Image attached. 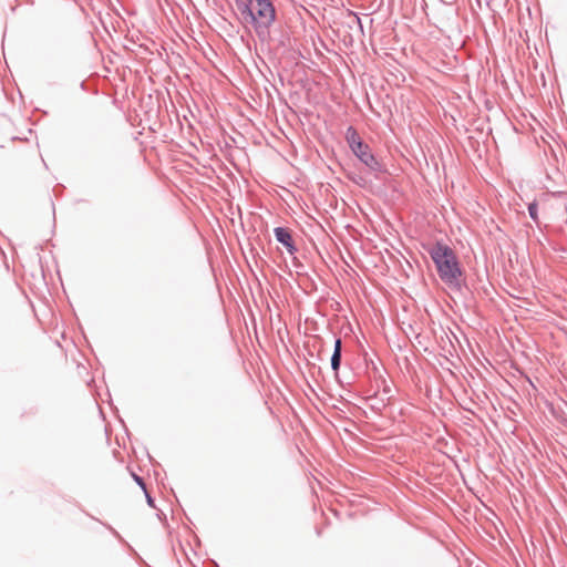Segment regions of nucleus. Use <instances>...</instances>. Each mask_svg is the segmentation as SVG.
<instances>
[{
  "label": "nucleus",
  "mask_w": 567,
  "mask_h": 567,
  "mask_svg": "<svg viewBox=\"0 0 567 567\" xmlns=\"http://www.w3.org/2000/svg\"><path fill=\"white\" fill-rule=\"evenodd\" d=\"M344 140L352 154L362 163L367 169L375 177L385 173V166L373 154L370 145L365 143L359 135L357 128L352 125L348 126L344 133Z\"/></svg>",
  "instance_id": "nucleus-3"
},
{
  "label": "nucleus",
  "mask_w": 567,
  "mask_h": 567,
  "mask_svg": "<svg viewBox=\"0 0 567 567\" xmlns=\"http://www.w3.org/2000/svg\"><path fill=\"white\" fill-rule=\"evenodd\" d=\"M330 360H334V361H340L341 362L342 353H340V352H332Z\"/></svg>",
  "instance_id": "nucleus-16"
},
{
  "label": "nucleus",
  "mask_w": 567,
  "mask_h": 567,
  "mask_svg": "<svg viewBox=\"0 0 567 567\" xmlns=\"http://www.w3.org/2000/svg\"><path fill=\"white\" fill-rule=\"evenodd\" d=\"M236 8L245 24H250L264 45L274 40L270 27L276 20V9L271 0H235Z\"/></svg>",
  "instance_id": "nucleus-2"
},
{
  "label": "nucleus",
  "mask_w": 567,
  "mask_h": 567,
  "mask_svg": "<svg viewBox=\"0 0 567 567\" xmlns=\"http://www.w3.org/2000/svg\"><path fill=\"white\" fill-rule=\"evenodd\" d=\"M371 364L377 378V385L378 388H381L382 394L385 396L384 399L389 402L393 398L392 388L388 383L386 379L380 373L373 361H371Z\"/></svg>",
  "instance_id": "nucleus-5"
},
{
  "label": "nucleus",
  "mask_w": 567,
  "mask_h": 567,
  "mask_svg": "<svg viewBox=\"0 0 567 567\" xmlns=\"http://www.w3.org/2000/svg\"><path fill=\"white\" fill-rule=\"evenodd\" d=\"M292 265L295 268L299 269L301 267H303V265L301 264V261L296 257V254L292 256Z\"/></svg>",
  "instance_id": "nucleus-14"
},
{
  "label": "nucleus",
  "mask_w": 567,
  "mask_h": 567,
  "mask_svg": "<svg viewBox=\"0 0 567 567\" xmlns=\"http://www.w3.org/2000/svg\"><path fill=\"white\" fill-rule=\"evenodd\" d=\"M350 179H351L352 182H354V183H355L357 185H359V186H362V185H364V184H365V181H364L361 176H359L358 178H355V177H351Z\"/></svg>",
  "instance_id": "nucleus-15"
},
{
  "label": "nucleus",
  "mask_w": 567,
  "mask_h": 567,
  "mask_svg": "<svg viewBox=\"0 0 567 567\" xmlns=\"http://www.w3.org/2000/svg\"><path fill=\"white\" fill-rule=\"evenodd\" d=\"M132 476H133V480L136 482V484L142 488V491H145L147 488L146 483L143 477H141L140 475H137L135 473H133Z\"/></svg>",
  "instance_id": "nucleus-9"
},
{
  "label": "nucleus",
  "mask_w": 567,
  "mask_h": 567,
  "mask_svg": "<svg viewBox=\"0 0 567 567\" xmlns=\"http://www.w3.org/2000/svg\"><path fill=\"white\" fill-rule=\"evenodd\" d=\"M367 402L371 410L380 413L388 404L384 398H379L377 392L367 398Z\"/></svg>",
  "instance_id": "nucleus-6"
},
{
  "label": "nucleus",
  "mask_w": 567,
  "mask_h": 567,
  "mask_svg": "<svg viewBox=\"0 0 567 567\" xmlns=\"http://www.w3.org/2000/svg\"><path fill=\"white\" fill-rule=\"evenodd\" d=\"M330 364H331V370L333 371L334 377L338 380L339 379V371H340L341 362L340 361L330 360Z\"/></svg>",
  "instance_id": "nucleus-8"
},
{
  "label": "nucleus",
  "mask_w": 567,
  "mask_h": 567,
  "mask_svg": "<svg viewBox=\"0 0 567 567\" xmlns=\"http://www.w3.org/2000/svg\"><path fill=\"white\" fill-rule=\"evenodd\" d=\"M280 45L285 47L286 45V42H285V38L281 37V39L278 41Z\"/></svg>",
  "instance_id": "nucleus-17"
},
{
  "label": "nucleus",
  "mask_w": 567,
  "mask_h": 567,
  "mask_svg": "<svg viewBox=\"0 0 567 567\" xmlns=\"http://www.w3.org/2000/svg\"><path fill=\"white\" fill-rule=\"evenodd\" d=\"M120 542H124V539L122 538V536L118 534V532L116 529H114L111 525L109 524H103Z\"/></svg>",
  "instance_id": "nucleus-13"
},
{
  "label": "nucleus",
  "mask_w": 567,
  "mask_h": 567,
  "mask_svg": "<svg viewBox=\"0 0 567 567\" xmlns=\"http://www.w3.org/2000/svg\"><path fill=\"white\" fill-rule=\"evenodd\" d=\"M425 250L435 265L439 278L449 289L460 295L470 290L465 271L455 251L449 245L436 240L426 246Z\"/></svg>",
  "instance_id": "nucleus-1"
},
{
  "label": "nucleus",
  "mask_w": 567,
  "mask_h": 567,
  "mask_svg": "<svg viewBox=\"0 0 567 567\" xmlns=\"http://www.w3.org/2000/svg\"><path fill=\"white\" fill-rule=\"evenodd\" d=\"M348 14L350 17H352L353 19V22L357 23L360 28V30L362 31L363 30V27H362V23H361V19L358 17V14L353 11H348Z\"/></svg>",
  "instance_id": "nucleus-11"
},
{
  "label": "nucleus",
  "mask_w": 567,
  "mask_h": 567,
  "mask_svg": "<svg viewBox=\"0 0 567 567\" xmlns=\"http://www.w3.org/2000/svg\"><path fill=\"white\" fill-rule=\"evenodd\" d=\"M81 87H82V89H84V87H85V82H84V81L81 83Z\"/></svg>",
  "instance_id": "nucleus-18"
},
{
  "label": "nucleus",
  "mask_w": 567,
  "mask_h": 567,
  "mask_svg": "<svg viewBox=\"0 0 567 567\" xmlns=\"http://www.w3.org/2000/svg\"><path fill=\"white\" fill-rule=\"evenodd\" d=\"M276 240L281 244L290 256H293L298 248L292 238V231L288 227L278 226L274 229Z\"/></svg>",
  "instance_id": "nucleus-4"
},
{
  "label": "nucleus",
  "mask_w": 567,
  "mask_h": 567,
  "mask_svg": "<svg viewBox=\"0 0 567 567\" xmlns=\"http://www.w3.org/2000/svg\"><path fill=\"white\" fill-rule=\"evenodd\" d=\"M333 352L342 353V340L339 337L334 339Z\"/></svg>",
  "instance_id": "nucleus-12"
},
{
  "label": "nucleus",
  "mask_w": 567,
  "mask_h": 567,
  "mask_svg": "<svg viewBox=\"0 0 567 567\" xmlns=\"http://www.w3.org/2000/svg\"><path fill=\"white\" fill-rule=\"evenodd\" d=\"M143 492L145 494L147 505L152 508H155V498L148 493L147 488Z\"/></svg>",
  "instance_id": "nucleus-10"
},
{
  "label": "nucleus",
  "mask_w": 567,
  "mask_h": 567,
  "mask_svg": "<svg viewBox=\"0 0 567 567\" xmlns=\"http://www.w3.org/2000/svg\"><path fill=\"white\" fill-rule=\"evenodd\" d=\"M528 215L530 219L539 227L540 221L538 217V203L537 200H533L527 206Z\"/></svg>",
  "instance_id": "nucleus-7"
}]
</instances>
